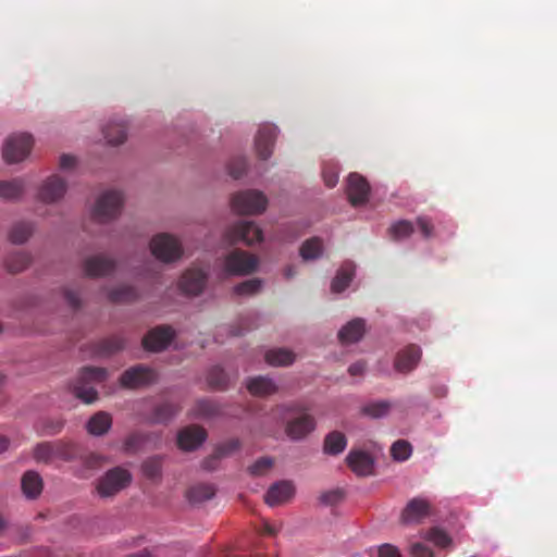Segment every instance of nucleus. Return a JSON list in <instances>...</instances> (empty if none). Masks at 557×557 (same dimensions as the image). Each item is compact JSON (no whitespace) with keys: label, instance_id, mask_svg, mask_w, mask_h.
Returning a JSON list of instances; mask_svg holds the SVG:
<instances>
[{"label":"nucleus","instance_id":"11","mask_svg":"<svg viewBox=\"0 0 557 557\" xmlns=\"http://www.w3.org/2000/svg\"><path fill=\"white\" fill-rule=\"evenodd\" d=\"M175 332L169 325H161L152 329L143 338V346L145 349L150 351H160L165 349L172 339L174 338Z\"/></svg>","mask_w":557,"mask_h":557},{"label":"nucleus","instance_id":"17","mask_svg":"<svg viewBox=\"0 0 557 557\" xmlns=\"http://www.w3.org/2000/svg\"><path fill=\"white\" fill-rule=\"evenodd\" d=\"M115 269V261L103 256L97 255L89 257L84 262V271L87 276H106Z\"/></svg>","mask_w":557,"mask_h":557},{"label":"nucleus","instance_id":"49","mask_svg":"<svg viewBox=\"0 0 557 557\" xmlns=\"http://www.w3.org/2000/svg\"><path fill=\"white\" fill-rule=\"evenodd\" d=\"M228 173L233 178L242 177L247 171V161L245 158L239 157L230 161Z\"/></svg>","mask_w":557,"mask_h":557},{"label":"nucleus","instance_id":"54","mask_svg":"<svg viewBox=\"0 0 557 557\" xmlns=\"http://www.w3.org/2000/svg\"><path fill=\"white\" fill-rule=\"evenodd\" d=\"M411 557H434L433 552L422 543H414L410 548Z\"/></svg>","mask_w":557,"mask_h":557},{"label":"nucleus","instance_id":"35","mask_svg":"<svg viewBox=\"0 0 557 557\" xmlns=\"http://www.w3.org/2000/svg\"><path fill=\"white\" fill-rule=\"evenodd\" d=\"M64 426V421L62 419L54 418H45L39 420L35 424V430L38 435L41 436H51L60 433Z\"/></svg>","mask_w":557,"mask_h":557},{"label":"nucleus","instance_id":"46","mask_svg":"<svg viewBox=\"0 0 557 557\" xmlns=\"http://www.w3.org/2000/svg\"><path fill=\"white\" fill-rule=\"evenodd\" d=\"M412 453L411 445L404 440L396 441L391 447V454L395 460L405 461Z\"/></svg>","mask_w":557,"mask_h":557},{"label":"nucleus","instance_id":"40","mask_svg":"<svg viewBox=\"0 0 557 557\" xmlns=\"http://www.w3.org/2000/svg\"><path fill=\"white\" fill-rule=\"evenodd\" d=\"M33 232L34 225L30 222H17L10 232V240L14 244H23L32 236Z\"/></svg>","mask_w":557,"mask_h":557},{"label":"nucleus","instance_id":"52","mask_svg":"<svg viewBox=\"0 0 557 557\" xmlns=\"http://www.w3.org/2000/svg\"><path fill=\"white\" fill-rule=\"evenodd\" d=\"M429 539L438 547L445 548L450 545L451 539L449 535L440 530V529H432L430 531Z\"/></svg>","mask_w":557,"mask_h":557},{"label":"nucleus","instance_id":"62","mask_svg":"<svg viewBox=\"0 0 557 557\" xmlns=\"http://www.w3.org/2000/svg\"><path fill=\"white\" fill-rule=\"evenodd\" d=\"M76 164V159L70 154H62L60 157V168L62 170H70Z\"/></svg>","mask_w":557,"mask_h":557},{"label":"nucleus","instance_id":"7","mask_svg":"<svg viewBox=\"0 0 557 557\" xmlns=\"http://www.w3.org/2000/svg\"><path fill=\"white\" fill-rule=\"evenodd\" d=\"M152 255L162 262H173L181 258V243L170 234L156 235L150 242Z\"/></svg>","mask_w":557,"mask_h":557},{"label":"nucleus","instance_id":"57","mask_svg":"<svg viewBox=\"0 0 557 557\" xmlns=\"http://www.w3.org/2000/svg\"><path fill=\"white\" fill-rule=\"evenodd\" d=\"M379 557H403V555L396 546L383 544L379 547Z\"/></svg>","mask_w":557,"mask_h":557},{"label":"nucleus","instance_id":"44","mask_svg":"<svg viewBox=\"0 0 557 557\" xmlns=\"http://www.w3.org/2000/svg\"><path fill=\"white\" fill-rule=\"evenodd\" d=\"M392 405L389 401L379 400L367 404L362 407L361 411L363 414L371 418H382L388 413Z\"/></svg>","mask_w":557,"mask_h":557},{"label":"nucleus","instance_id":"24","mask_svg":"<svg viewBox=\"0 0 557 557\" xmlns=\"http://www.w3.org/2000/svg\"><path fill=\"white\" fill-rule=\"evenodd\" d=\"M181 410V407L172 401L164 400L157 404L150 417L148 418L151 423H168L171 421L177 412Z\"/></svg>","mask_w":557,"mask_h":557},{"label":"nucleus","instance_id":"3","mask_svg":"<svg viewBox=\"0 0 557 557\" xmlns=\"http://www.w3.org/2000/svg\"><path fill=\"white\" fill-rule=\"evenodd\" d=\"M123 206V195L117 190H108L100 195L92 209V218L99 223L115 219Z\"/></svg>","mask_w":557,"mask_h":557},{"label":"nucleus","instance_id":"36","mask_svg":"<svg viewBox=\"0 0 557 557\" xmlns=\"http://www.w3.org/2000/svg\"><path fill=\"white\" fill-rule=\"evenodd\" d=\"M215 495V488L211 484H197L187 492V498L190 503H202L211 499Z\"/></svg>","mask_w":557,"mask_h":557},{"label":"nucleus","instance_id":"39","mask_svg":"<svg viewBox=\"0 0 557 557\" xmlns=\"http://www.w3.org/2000/svg\"><path fill=\"white\" fill-rule=\"evenodd\" d=\"M207 382L211 388L224 391L228 387L230 379L222 368L215 366L209 370Z\"/></svg>","mask_w":557,"mask_h":557},{"label":"nucleus","instance_id":"25","mask_svg":"<svg viewBox=\"0 0 557 557\" xmlns=\"http://www.w3.org/2000/svg\"><path fill=\"white\" fill-rule=\"evenodd\" d=\"M21 485L23 494L29 499H35L41 494L44 482L38 472L29 470L23 474Z\"/></svg>","mask_w":557,"mask_h":557},{"label":"nucleus","instance_id":"33","mask_svg":"<svg viewBox=\"0 0 557 557\" xmlns=\"http://www.w3.org/2000/svg\"><path fill=\"white\" fill-rule=\"evenodd\" d=\"M354 277V265L351 263H345L337 272L331 284L333 293H342L350 284Z\"/></svg>","mask_w":557,"mask_h":557},{"label":"nucleus","instance_id":"13","mask_svg":"<svg viewBox=\"0 0 557 557\" xmlns=\"http://www.w3.org/2000/svg\"><path fill=\"white\" fill-rule=\"evenodd\" d=\"M421 355L422 351L419 346L408 345L397 354L394 367L401 373L411 372L420 362Z\"/></svg>","mask_w":557,"mask_h":557},{"label":"nucleus","instance_id":"43","mask_svg":"<svg viewBox=\"0 0 557 557\" xmlns=\"http://www.w3.org/2000/svg\"><path fill=\"white\" fill-rule=\"evenodd\" d=\"M414 231L413 224L408 220H400L395 222L388 228L389 235L393 239L399 240L409 237Z\"/></svg>","mask_w":557,"mask_h":557},{"label":"nucleus","instance_id":"22","mask_svg":"<svg viewBox=\"0 0 557 557\" xmlns=\"http://www.w3.org/2000/svg\"><path fill=\"white\" fill-rule=\"evenodd\" d=\"M246 386L251 395L260 397L273 395L278 389L272 379L262 375L249 379Z\"/></svg>","mask_w":557,"mask_h":557},{"label":"nucleus","instance_id":"29","mask_svg":"<svg viewBox=\"0 0 557 557\" xmlns=\"http://www.w3.org/2000/svg\"><path fill=\"white\" fill-rule=\"evenodd\" d=\"M54 453L55 460L69 462L82 458L81 448L71 442L54 441Z\"/></svg>","mask_w":557,"mask_h":557},{"label":"nucleus","instance_id":"60","mask_svg":"<svg viewBox=\"0 0 557 557\" xmlns=\"http://www.w3.org/2000/svg\"><path fill=\"white\" fill-rule=\"evenodd\" d=\"M64 298L67 301V304L74 309H77L81 305L79 296L75 290L66 289L64 292Z\"/></svg>","mask_w":557,"mask_h":557},{"label":"nucleus","instance_id":"14","mask_svg":"<svg viewBox=\"0 0 557 557\" xmlns=\"http://www.w3.org/2000/svg\"><path fill=\"white\" fill-rule=\"evenodd\" d=\"M207 438V432L199 425H190L177 435V445L183 450H194L199 447Z\"/></svg>","mask_w":557,"mask_h":557},{"label":"nucleus","instance_id":"58","mask_svg":"<svg viewBox=\"0 0 557 557\" xmlns=\"http://www.w3.org/2000/svg\"><path fill=\"white\" fill-rule=\"evenodd\" d=\"M81 459H84V462H85V465L88 468H97L103 461V458L100 455H97V454H94V453H90V454H88L86 456L82 455Z\"/></svg>","mask_w":557,"mask_h":557},{"label":"nucleus","instance_id":"28","mask_svg":"<svg viewBox=\"0 0 557 557\" xmlns=\"http://www.w3.org/2000/svg\"><path fill=\"white\" fill-rule=\"evenodd\" d=\"M347 446V440L344 433L339 431H333L329 433L323 443V450L327 455H339L344 451Z\"/></svg>","mask_w":557,"mask_h":557},{"label":"nucleus","instance_id":"34","mask_svg":"<svg viewBox=\"0 0 557 557\" xmlns=\"http://www.w3.org/2000/svg\"><path fill=\"white\" fill-rule=\"evenodd\" d=\"M221 413V406L211 399L198 400L193 409V416L195 418H213Z\"/></svg>","mask_w":557,"mask_h":557},{"label":"nucleus","instance_id":"15","mask_svg":"<svg viewBox=\"0 0 557 557\" xmlns=\"http://www.w3.org/2000/svg\"><path fill=\"white\" fill-rule=\"evenodd\" d=\"M207 283V273L200 269L187 270L181 277L180 287L188 295H199Z\"/></svg>","mask_w":557,"mask_h":557},{"label":"nucleus","instance_id":"38","mask_svg":"<svg viewBox=\"0 0 557 557\" xmlns=\"http://www.w3.org/2000/svg\"><path fill=\"white\" fill-rule=\"evenodd\" d=\"M33 458L37 462L51 463L55 460L54 441L38 443L33 449Z\"/></svg>","mask_w":557,"mask_h":557},{"label":"nucleus","instance_id":"19","mask_svg":"<svg viewBox=\"0 0 557 557\" xmlns=\"http://www.w3.org/2000/svg\"><path fill=\"white\" fill-rule=\"evenodd\" d=\"M346 461L348 467L359 476H367L373 472V459L372 457L362 450H351Z\"/></svg>","mask_w":557,"mask_h":557},{"label":"nucleus","instance_id":"20","mask_svg":"<svg viewBox=\"0 0 557 557\" xmlns=\"http://www.w3.org/2000/svg\"><path fill=\"white\" fill-rule=\"evenodd\" d=\"M294 485L288 481H281L273 484L264 495L265 503L271 506L288 502L294 495Z\"/></svg>","mask_w":557,"mask_h":557},{"label":"nucleus","instance_id":"2","mask_svg":"<svg viewBox=\"0 0 557 557\" xmlns=\"http://www.w3.org/2000/svg\"><path fill=\"white\" fill-rule=\"evenodd\" d=\"M108 376L106 368L85 367L81 370L73 384L74 395L85 404H91L98 398L96 387L102 384Z\"/></svg>","mask_w":557,"mask_h":557},{"label":"nucleus","instance_id":"12","mask_svg":"<svg viewBox=\"0 0 557 557\" xmlns=\"http://www.w3.org/2000/svg\"><path fill=\"white\" fill-rule=\"evenodd\" d=\"M277 136V127L273 124L261 125L256 135V150L262 160L272 154V147Z\"/></svg>","mask_w":557,"mask_h":557},{"label":"nucleus","instance_id":"45","mask_svg":"<svg viewBox=\"0 0 557 557\" xmlns=\"http://www.w3.org/2000/svg\"><path fill=\"white\" fill-rule=\"evenodd\" d=\"M262 284L260 278H250L237 284L234 287V293L238 296H253L261 290Z\"/></svg>","mask_w":557,"mask_h":557},{"label":"nucleus","instance_id":"61","mask_svg":"<svg viewBox=\"0 0 557 557\" xmlns=\"http://www.w3.org/2000/svg\"><path fill=\"white\" fill-rule=\"evenodd\" d=\"M240 325H244L243 326V330L240 329H237V327H233L232 329V335L234 336H242L245 334V332L251 330L253 327V325L250 323V319L249 318H243L240 320Z\"/></svg>","mask_w":557,"mask_h":557},{"label":"nucleus","instance_id":"53","mask_svg":"<svg viewBox=\"0 0 557 557\" xmlns=\"http://www.w3.org/2000/svg\"><path fill=\"white\" fill-rule=\"evenodd\" d=\"M144 443V435L140 433L131 434L124 442V449L126 451H136Z\"/></svg>","mask_w":557,"mask_h":557},{"label":"nucleus","instance_id":"37","mask_svg":"<svg viewBox=\"0 0 557 557\" xmlns=\"http://www.w3.org/2000/svg\"><path fill=\"white\" fill-rule=\"evenodd\" d=\"M323 251V243L319 237L307 239L300 247V256L305 261L318 259Z\"/></svg>","mask_w":557,"mask_h":557},{"label":"nucleus","instance_id":"5","mask_svg":"<svg viewBox=\"0 0 557 557\" xmlns=\"http://www.w3.org/2000/svg\"><path fill=\"white\" fill-rule=\"evenodd\" d=\"M34 140L29 134L20 133L10 135L3 145L2 156L7 163L23 161L30 152Z\"/></svg>","mask_w":557,"mask_h":557},{"label":"nucleus","instance_id":"59","mask_svg":"<svg viewBox=\"0 0 557 557\" xmlns=\"http://www.w3.org/2000/svg\"><path fill=\"white\" fill-rule=\"evenodd\" d=\"M220 460V456L215 451H213L212 455H210L202 461V468L208 471H213L216 469Z\"/></svg>","mask_w":557,"mask_h":557},{"label":"nucleus","instance_id":"63","mask_svg":"<svg viewBox=\"0 0 557 557\" xmlns=\"http://www.w3.org/2000/svg\"><path fill=\"white\" fill-rule=\"evenodd\" d=\"M366 370V362L357 361L349 366L348 372L351 376L361 375Z\"/></svg>","mask_w":557,"mask_h":557},{"label":"nucleus","instance_id":"27","mask_svg":"<svg viewBox=\"0 0 557 557\" xmlns=\"http://www.w3.org/2000/svg\"><path fill=\"white\" fill-rule=\"evenodd\" d=\"M25 186L22 180L0 181V197L7 201H14L22 197Z\"/></svg>","mask_w":557,"mask_h":557},{"label":"nucleus","instance_id":"56","mask_svg":"<svg viewBox=\"0 0 557 557\" xmlns=\"http://www.w3.org/2000/svg\"><path fill=\"white\" fill-rule=\"evenodd\" d=\"M417 225L424 238H430L433 235V224L428 218H418Z\"/></svg>","mask_w":557,"mask_h":557},{"label":"nucleus","instance_id":"51","mask_svg":"<svg viewBox=\"0 0 557 557\" xmlns=\"http://www.w3.org/2000/svg\"><path fill=\"white\" fill-rule=\"evenodd\" d=\"M272 466H273L272 458L262 457L249 467V472L252 475H263L272 468Z\"/></svg>","mask_w":557,"mask_h":557},{"label":"nucleus","instance_id":"30","mask_svg":"<svg viewBox=\"0 0 557 557\" xmlns=\"http://www.w3.org/2000/svg\"><path fill=\"white\" fill-rule=\"evenodd\" d=\"M124 346L125 343L121 337L111 336L108 338H103L96 344L95 354L97 356L108 357L122 350Z\"/></svg>","mask_w":557,"mask_h":557},{"label":"nucleus","instance_id":"9","mask_svg":"<svg viewBox=\"0 0 557 557\" xmlns=\"http://www.w3.org/2000/svg\"><path fill=\"white\" fill-rule=\"evenodd\" d=\"M225 237L231 245L244 243L250 246L262 240V231L253 222L244 221L230 227Z\"/></svg>","mask_w":557,"mask_h":557},{"label":"nucleus","instance_id":"42","mask_svg":"<svg viewBox=\"0 0 557 557\" xmlns=\"http://www.w3.org/2000/svg\"><path fill=\"white\" fill-rule=\"evenodd\" d=\"M29 263V255L23 251L12 253L5 261L8 270L12 273H18L23 271Z\"/></svg>","mask_w":557,"mask_h":557},{"label":"nucleus","instance_id":"26","mask_svg":"<svg viewBox=\"0 0 557 557\" xmlns=\"http://www.w3.org/2000/svg\"><path fill=\"white\" fill-rule=\"evenodd\" d=\"M111 425L112 417L106 411H99L87 422V431L91 435L101 436L110 430Z\"/></svg>","mask_w":557,"mask_h":557},{"label":"nucleus","instance_id":"50","mask_svg":"<svg viewBox=\"0 0 557 557\" xmlns=\"http://www.w3.org/2000/svg\"><path fill=\"white\" fill-rule=\"evenodd\" d=\"M240 446V442L237 438L228 440L224 443L218 445L214 451L220 456V458H224L236 451Z\"/></svg>","mask_w":557,"mask_h":557},{"label":"nucleus","instance_id":"23","mask_svg":"<svg viewBox=\"0 0 557 557\" xmlns=\"http://www.w3.org/2000/svg\"><path fill=\"white\" fill-rule=\"evenodd\" d=\"M429 513V505L425 500L414 498L410 500L401 513L404 523L420 522Z\"/></svg>","mask_w":557,"mask_h":557},{"label":"nucleus","instance_id":"32","mask_svg":"<svg viewBox=\"0 0 557 557\" xmlns=\"http://www.w3.org/2000/svg\"><path fill=\"white\" fill-rule=\"evenodd\" d=\"M103 135L110 145H120L126 139V125L123 122H110L103 128Z\"/></svg>","mask_w":557,"mask_h":557},{"label":"nucleus","instance_id":"47","mask_svg":"<svg viewBox=\"0 0 557 557\" xmlns=\"http://www.w3.org/2000/svg\"><path fill=\"white\" fill-rule=\"evenodd\" d=\"M343 499L344 491L341 488L323 492L319 497L320 503L325 506H335L339 504Z\"/></svg>","mask_w":557,"mask_h":557},{"label":"nucleus","instance_id":"31","mask_svg":"<svg viewBox=\"0 0 557 557\" xmlns=\"http://www.w3.org/2000/svg\"><path fill=\"white\" fill-rule=\"evenodd\" d=\"M264 358L270 366L286 367L295 361V354L286 348H277L267 351Z\"/></svg>","mask_w":557,"mask_h":557},{"label":"nucleus","instance_id":"21","mask_svg":"<svg viewBox=\"0 0 557 557\" xmlns=\"http://www.w3.org/2000/svg\"><path fill=\"white\" fill-rule=\"evenodd\" d=\"M366 332V321L356 318L345 324L338 332V339L342 344H352L359 342Z\"/></svg>","mask_w":557,"mask_h":557},{"label":"nucleus","instance_id":"6","mask_svg":"<svg viewBox=\"0 0 557 557\" xmlns=\"http://www.w3.org/2000/svg\"><path fill=\"white\" fill-rule=\"evenodd\" d=\"M131 480L132 475L127 470L115 467L98 480L97 492L101 497L113 496L125 488Z\"/></svg>","mask_w":557,"mask_h":557},{"label":"nucleus","instance_id":"64","mask_svg":"<svg viewBox=\"0 0 557 557\" xmlns=\"http://www.w3.org/2000/svg\"><path fill=\"white\" fill-rule=\"evenodd\" d=\"M126 557H152V556L147 549H144L139 553L127 555Z\"/></svg>","mask_w":557,"mask_h":557},{"label":"nucleus","instance_id":"4","mask_svg":"<svg viewBox=\"0 0 557 557\" xmlns=\"http://www.w3.org/2000/svg\"><path fill=\"white\" fill-rule=\"evenodd\" d=\"M232 208L238 214H260L267 209L268 199L258 190H245L232 198Z\"/></svg>","mask_w":557,"mask_h":557},{"label":"nucleus","instance_id":"41","mask_svg":"<svg viewBox=\"0 0 557 557\" xmlns=\"http://www.w3.org/2000/svg\"><path fill=\"white\" fill-rule=\"evenodd\" d=\"M138 297V292L131 285H120L109 293L112 302H129Z\"/></svg>","mask_w":557,"mask_h":557},{"label":"nucleus","instance_id":"16","mask_svg":"<svg viewBox=\"0 0 557 557\" xmlns=\"http://www.w3.org/2000/svg\"><path fill=\"white\" fill-rule=\"evenodd\" d=\"M370 186L359 174H350L347 183V195L352 206H359L368 200Z\"/></svg>","mask_w":557,"mask_h":557},{"label":"nucleus","instance_id":"48","mask_svg":"<svg viewBox=\"0 0 557 557\" xmlns=\"http://www.w3.org/2000/svg\"><path fill=\"white\" fill-rule=\"evenodd\" d=\"M143 472L149 479H156L161 473V460L157 457L149 458L143 463Z\"/></svg>","mask_w":557,"mask_h":557},{"label":"nucleus","instance_id":"1","mask_svg":"<svg viewBox=\"0 0 557 557\" xmlns=\"http://www.w3.org/2000/svg\"><path fill=\"white\" fill-rule=\"evenodd\" d=\"M276 410L285 420V433L293 441H300L315 429V419L302 408L280 406Z\"/></svg>","mask_w":557,"mask_h":557},{"label":"nucleus","instance_id":"55","mask_svg":"<svg viewBox=\"0 0 557 557\" xmlns=\"http://www.w3.org/2000/svg\"><path fill=\"white\" fill-rule=\"evenodd\" d=\"M323 181L330 188L334 187L338 181L337 171L334 168H324L322 172Z\"/></svg>","mask_w":557,"mask_h":557},{"label":"nucleus","instance_id":"18","mask_svg":"<svg viewBox=\"0 0 557 557\" xmlns=\"http://www.w3.org/2000/svg\"><path fill=\"white\" fill-rule=\"evenodd\" d=\"M66 182L59 175H51L39 189V198L45 202H54L63 197Z\"/></svg>","mask_w":557,"mask_h":557},{"label":"nucleus","instance_id":"8","mask_svg":"<svg viewBox=\"0 0 557 557\" xmlns=\"http://www.w3.org/2000/svg\"><path fill=\"white\" fill-rule=\"evenodd\" d=\"M257 267V257L243 250H233L224 259V272L228 275H248Z\"/></svg>","mask_w":557,"mask_h":557},{"label":"nucleus","instance_id":"10","mask_svg":"<svg viewBox=\"0 0 557 557\" xmlns=\"http://www.w3.org/2000/svg\"><path fill=\"white\" fill-rule=\"evenodd\" d=\"M154 381L156 372L141 364L127 369L120 377L121 385L127 388L143 387Z\"/></svg>","mask_w":557,"mask_h":557}]
</instances>
